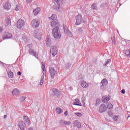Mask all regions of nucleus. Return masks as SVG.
<instances>
[{
	"label": "nucleus",
	"mask_w": 130,
	"mask_h": 130,
	"mask_svg": "<svg viewBox=\"0 0 130 130\" xmlns=\"http://www.w3.org/2000/svg\"><path fill=\"white\" fill-rule=\"evenodd\" d=\"M52 34L55 39H60L61 38V34L59 30V27L56 26V27L54 28L52 30Z\"/></svg>",
	"instance_id": "1"
},
{
	"label": "nucleus",
	"mask_w": 130,
	"mask_h": 130,
	"mask_svg": "<svg viewBox=\"0 0 130 130\" xmlns=\"http://www.w3.org/2000/svg\"><path fill=\"white\" fill-rule=\"evenodd\" d=\"M49 74L51 79H54V76H55L56 74V71L54 70V68L51 67L49 68Z\"/></svg>",
	"instance_id": "7"
},
{
	"label": "nucleus",
	"mask_w": 130,
	"mask_h": 130,
	"mask_svg": "<svg viewBox=\"0 0 130 130\" xmlns=\"http://www.w3.org/2000/svg\"><path fill=\"white\" fill-rule=\"evenodd\" d=\"M125 54L128 57H130V50H126L125 51Z\"/></svg>",
	"instance_id": "31"
},
{
	"label": "nucleus",
	"mask_w": 130,
	"mask_h": 130,
	"mask_svg": "<svg viewBox=\"0 0 130 130\" xmlns=\"http://www.w3.org/2000/svg\"><path fill=\"white\" fill-rule=\"evenodd\" d=\"M7 25H10V24H11V17H8L7 18Z\"/></svg>",
	"instance_id": "35"
},
{
	"label": "nucleus",
	"mask_w": 130,
	"mask_h": 130,
	"mask_svg": "<svg viewBox=\"0 0 130 130\" xmlns=\"http://www.w3.org/2000/svg\"><path fill=\"white\" fill-rule=\"evenodd\" d=\"M73 124L74 127L76 126L78 128H81V122L79 120H75Z\"/></svg>",
	"instance_id": "16"
},
{
	"label": "nucleus",
	"mask_w": 130,
	"mask_h": 130,
	"mask_svg": "<svg viewBox=\"0 0 130 130\" xmlns=\"http://www.w3.org/2000/svg\"><path fill=\"white\" fill-rule=\"evenodd\" d=\"M118 118V116H113V117L114 121H117Z\"/></svg>",
	"instance_id": "38"
},
{
	"label": "nucleus",
	"mask_w": 130,
	"mask_h": 130,
	"mask_svg": "<svg viewBox=\"0 0 130 130\" xmlns=\"http://www.w3.org/2000/svg\"><path fill=\"white\" fill-rule=\"evenodd\" d=\"M4 8L6 10H10L11 9V4L9 2H6L4 5Z\"/></svg>",
	"instance_id": "21"
},
{
	"label": "nucleus",
	"mask_w": 130,
	"mask_h": 130,
	"mask_svg": "<svg viewBox=\"0 0 130 130\" xmlns=\"http://www.w3.org/2000/svg\"><path fill=\"white\" fill-rule=\"evenodd\" d=\"M48 19L49 20H50V21H53L55 20H57V16H56V15L53 14L51 17H49Z\"/></svg>",
	"instance_id": "24"
},
{
	"label": "nucleus",
	"mask_w": 130,
	"mask_h": 130,
	"mask_svg": "<svg viewBox=\"0 0 130 130\" xmlns=\"http://www.w3.org/2000/svg\"><path fill=\"white\" fill-rule=\"evenodd\" d=\"M18 125L21 130H25V128H26V124L23 121H19Z\"/></svg>",
	"instance_id": "8"
},
{
	"label": "nucleus",
	"mask_w": 130,
	"mask_h": 130,
	"mask_svg": "<svg viewBox=\"0 0 130 130\" xmlns=\"http://www.w3.org/2000/svg\"><path fill=\"white\" fill-rule=\"evenodd\" d=\"M50 53L53 56H55V55L57 54V48H56V46H53L51 48Z\"/></svg>",
	"instance_id": "10"
},
{
	"label": "nucleus",
	"mask_w": 130,
	"mask_h": 130,
	"mask_svg": "<svg viewBox=\"0 0 130 130\" xmlns=\"http://www.w3.org/2000/svg\"><path fill=\"white\" fill-rule=\"evenodd\" d=\"M23 120H24L26 124H29L30 123V119H29V118H28V116H24Z\"/></svg>",
	"instance_id": "25"
},
{
	"label": "nucleus",
	"mask_w": 130,
	"mask_h": 130,
	"mask_svg": "<svg viewBox=\"0 0 130 130\" xmlns=\"http://www.w3.org/2000/svg\"><path fill=\"white\" fill-rule=\"evenodd\" d=\"M27 3H32V0H26Z\"/></svg>",
	"instance_id": "50"
},
{
	"label": "nucleus",
	"mask_w": 130,
	"mask_h": 130,
	"mask_svg": "<svg viewBox=\"0 0 130 130\" xmlns=\"http://www.w3.org/2000/svg\"><path fill=\"white\" fill-rule=\"evenodd\" d=\"M25 25V21L22 19H19L17 21V25L18 29H22V27Z\"/></svg>",
	"instance_id": "6"
},
{
	"label": "nucleus",
	"mask_w": 130,
	"mask_h": 130,
	"mask_svg": "<svg viewBox=\"0 0 130 130\" xmlns=\"http://www.w3.org/2000/svg\"><path fill=\"white\" fill-rule=\"evenodd\" d=\"M29 54H31V55H33L35 56L36 58H38V54L34 50V49H30L29 51Z\"/></svg>",
	"instance_id": "14"
},
{
	"label": "nucleus",
	"mask_w": 130,
	"mask_h": 130,
	"mask_svg": "<svg viewBox=\"0 0 130 130\" xmlns=\"http://www.w3.org/2000/svg\"><path fill=\"white\" fill-rule=\"evenodd\" d=\"M102 85L101 86V88L102 89L103 87L105 86H107V84H108V81H107V79H104L101 81Z\"/></svg>",
	"instance_id": "18"
},
{
	"label": "nucleus",
	"mask_w": 130,
	"mask_h": 130,
	"mask_svg": "<svg viewBox=\"0 0 130 130\" xmlns=\"http://www.w3.org/2000/svg\"><path fill=\"white\" fill-rule=\"evenodd\" d=\"M91 7L92 10H97V4L94 3L91 5Z\"/></svg>",
	"instance_id": "30"
},
{
	"label": "nucleus",
	"mask_w": 130,
	"mask_h": 130,
	"mask_svg": "<svg viewBox=\"0 0 130 130\" xmlns=\"http://www.w3.org/2000/svg\"><path fill=\"white\" fill-rule=\"evenodd\" d=\"M46 44L47 46H50L52 44L50 36H48L46 38Z\"/></svg>",
	"instance_id": "12"
},
{
	"label": "nucleus",
	"mask_w": 130,
	"mask_h": 130,
	"mask_svg": "<svg viewBox=\"0 0 130 130\" xmlns=\"http://www.w3.org/2000/svg\"><path fill=\"white\" fill-rule=\"evenodd\" d=\"M7 74L8 78H10V79H13V78H14V73L13 72H12V71L8 70V71H7Z\"/></svg>",
	"instance_id": "22"
},
{
	"label": "nucleus",
	"mask_w": 130,
	"mask_h": 130,
	"mask_svg": "<svg viewBox=\"0 0 130 130\" xmlns=\"http://www.w3.org/2000/svg\"><path fill=\"white\" fill-rule=\"evenodd\" d=\"M3 27H0V33L1 32H3Z\"/></svg>",
	"instance_id": "51"
},
{
	"label": "nucleus",
	"mask_w": 130,
	"mask_h": 130,
	"mask_svg": "<svg viewBox=\"0 0 130 130\" xmlns=\"http://www.w3.org/2000/svg\"><path fill=\"white\" fill-rule=\"evenodd\" d=\"M15 11H19V10H20V7H19L18 6H16L15 9Z\"/></svg>",
	"instance_id": "43"
},
{
	"label": "nucleus",
	"mask_w": 130,
	"mask_h": 130,
	"mask_svg": "<svg viewBox=\"0 0 130 130\" xmlns=\"http://www.w3.org/2000/svg\"><path fill=\"white\" fill-rule=\"evenodd\" d=\"M73 105H76L77 106H82V104L80 103V100L78 99L75 100V102L73 103Z\"/></svg>",
	"instance_id": "23"
},
{
	"label": "nucleus",
	"mask_w": 130,
	"mask_h": 130,
	"mask_svg": "<svg viewBox=\"0 0 130 130\" xmlns=\"http://www.w3.org/2000/svg\"><path fill=\"white\" fill-rule=\"evenodd\" d=\"M66 68L67 69H70V68H71V63H66Z\"/></svg>",
	"instance_id": "40"
},
{
	"label": "nucleus",
	"mask_w": 130,
	"mask_h": 130,
	"mask_svg": "<svg viewBox=\"0 0 130 130\" xmlns=\"http://www.w3.org/2000/svg\"><path fill=\"white\" fill-rule=\"evenodd\" d=\"M56 4L58 6L56 5H54L53 7V10H55V11H59L60 8H61L63 4H64V0H57Z\"/></svg>",
	"instance_id": "2"
},
{
	"label": "nucleus",
	"mask_w": 130,
	"mask_h": 130,
	"mask_svg": "<svg viewBox=\"0 0 130 130\" xmlns=\"http://www.w3.org/2000/svg\"><path fill=\"white\" fill-rule=\"evenodd\" d=\"M34 35L37 39H40L41 36H42V33L39 29H36L34 32Z\"/></svg>",
	"instance_id": "5"
},
{
	"label": "nucleus",
	"mask_w": 130,
	"mask_h": 130,
	"mask_svg": "<svg viewBox=\"0 0 130 130\" xmlns=\"http://www.w3.org/2000/svg\"><path fill=\"white\" fill-rule=\"evenodd\" d=\"M12 94L13 96H19L20 95V90L17 88H15L12 91Z\"/></svg>",
	"instance_id": "19"
},
{
	"label": "nucleus",
	"mask_w": 130,
	"mask_h": 130,
	"mask_svg": "<svg viewBox=\"0 0 130 130\" xmlns=\"http://www.w3.org/2000/svg\"><path fill=\"white\" fill-rule=\"evenodd\" d=\"M77 32L78 33H82V32H83V29H82L81 27H78Z\"/></svg>",
	"instance_id": "37"
},
{
	"label": "nucleus",
	"mask_w": 130,
	"mask_h": 130,
	"mask_svg": "<svg viewBox=\"0 0 130 130\" xmlns=\"http://www.w3.org/2000/svg\"><path fill=\"white\" fill-rule=\"evenodd\" d=\"M109 100H110V98L106 97L105 99L103 100V102L104 103H106V102H108V101H109Z\"/></svg>",
	"instance_id": "32"
},
{
	"label": "nucleus",
	"mask_w": 130,
	"mask_h": 130,
	"mask_svg": "<svg viewBox=\"0 0 130 130\" xmlns=\"http://www.w3.org/2000/svg\"><path fill=\"white\" fill-rule=\"evenodd\" d=\"M128 117H130V114L128 115Z\"/></svg>",
	"instance_id": "54"
},
{
	"label": "nucleus",
	"mask_w": 130,
	"mask_h": 130,
	"mask_svg": "<svg viewBox=\"0 0 130 130\" xmlns=\"http://www.w3.org/2000/svg\"><path fill=\"white\" fill-rule=\"evenodd\" d=\"M111 39H112V44H113V45H115V43H116L115 37H113V38H111Z\"/></svg>",
	"instance_id": "36"
},
{
	"label": "nucleus",
	"mask_w": 130,
	"mask_h": 130,
	"mask_svg": "<svg viewBox=\"0 0 130 130\" xmlns=\"http://www.w3.org/2000/svg\"><path fill=\"white\" fill-rule=\"evenodd\" d=\"M44 75H42V77L41 78V80H40V85L42 86V85H43V82L44 81Z\"/></svg>",
	"instance_id": "34"
},
{
	"label": "nucleus",
	"mask_w": 130,
	"mask_h": 130,
	"mask_svg": "<svg viewBox=\"0 0 130 130\" xmlns=\"http://www.w3.org/2000/svg\"><path fill=\"white\" fill-rule=\"evenodd\" d=\"M7 115H5L4 116V119H6V118H7Z\"/></svg>",
	"instance_id": "52"
},
{
	"label": "nucleus",
	"mask_w": 130,
	"mask_h": 130,
	"mask_svg": "<svg viewBox=\"0 0 130 130\" xmlns=\"http://www.w3.org/2000/svg\"><path fill=\"white\" fill-rule=\"evenodd\" d=\"M107 106L108 109H112L113 108V105L110 103H107Z\"/></svg>",
	"instance_id": "29"
},
{
	"label": "nucleus",
	"mask_w": 130,
	"mask_h": 130,
	"mask_svg": "<svg viewBox=\"0 0 130 130\" xmlns=\"http://www.w3.org/2000/svg\"><path fill=\"white\" fill-rule=\"evenodd\" d=\"M110 61H111V59H108L107 61L106 62L105 66H107V64H108L109 62H110Z\"/></svg>",
	"instance_id": "39"
},
{
	"label": "nucleus",
	"mask_w": 130,
	"mask_h": 130,
	"mask_svg": "<svg viewBox=\"0 0 130 130\" xmlns=\"http://www.w3.org/2000/svg\"><path fill=\"white\" fill-rule=\"evenodd\" d=\"M121 93H122V94H125V90L122 89V90L121 91Z\"/></svg>",
	"instance_id": "46"
},
{
	"label": "nucleus",
	"mask_w": 130,
	"mask_h": 130,
	"mask_svg": "<svg viewBox=\"0 0 130 130\" xmlns=\"http://www.w3.org/2000/svg\"><path fill=\"white\" fill-rule=\"evenodd\" d=\"M12 37H13L12 34L7 32L4 34L3 39H9L12 38Z\"/></svg>",
	"instance_id": "17"
},
{
	"label": "nucleus",
	"mask_w": 130,
	"mask_h": 130,
	"mask_svg": "<svg viewBox=\"0 0 130 130\" xmlns=\"http://www.w3.org/2000/svg\"><path fill=\"white\" fill-rule=\"evenodd\" d=\"M41 10L40 8H37L33 11V14L34 16H37L40 13Z\"/></svg>",
	"instance_id": "20"
},
{
	"label": "nucleus",
	"mask_w": 130,
	"mask_h": 130,
	"mask_svg": "<svg viewBox=\"0 0 130 130\" xmlns=\"http://www.w3.org/2000/svg\"><path fill=\"white\" fill-rule=\"evenodd\" d=\"M75 114H76V115L79 116V117H81V116H82V113H75Z\"/></svg>",
	"instance_id": "41"
},
{
	"label": "nucleus",
	"mask_w": 130,
	"mask_h": 130,
	"mask_svg": "<svg viewBox=\"0 0 130 130\" xmlns=\"http://www.w3.org/2000/svg\"><path fill=\"white\" fill-rule=\"evenodd\" d=\"M0 64H2L3 67H5V66L6 65V64L4 62H3L2 61H0Z\"/></svg>",
	"instance_id": "45"
},
{
	"label": "nucleus",
	"mask_w": 130,
	"mask_h": 130,
	"mask_svg": "<svg viewBox=\"0 0 130 130\" xmlns=\"http://www.w3.org/2000/svg\"><path fill=\"white\" fill-rule=\"evenodd\" d=\"M108 115H109V116H110L111 117V116H112V115H113V113H112V112L109 111V112H108Z\"/></svg>",
	"instance_id": "42"
},
{
	"label": "nucleus",
	"mask_w": 130,
	"mask_h": 130,
	"mask_svg": "<svg viewBox=\"0 0 130 130\" xmlns=\"http://www.w3.org/2000/svg\"><path fill=\"white\" fill-rule=\"evenodd\" d=\"M42 69L43 70V75H46V72L45 71V64L43 63V62H42Z\"/></svg>",
	"instance_id": "28"
},
{
	"label": "nucleus",
	"mask_w": 130,
	"mask_h": 130,
	"mask_svg": "<svg viewBox=\"0 0 130 130\" xmlns=\"http://www.w3.org/2000/svg\"><path fill=\"white\" fill-rule=\"evenodd\" d=\"M70 90H73V87H70Z\"/></svg>",
	"instance_id": "53"
},
{
	"label": "nucleus",
	"mask_w": 130,
	"mask_h": 130,
	"mask_svg": "<svg viewBox=\"0 0 130 130\" xmlns=\"http://www.w3.org/2000/svg\"><path fill=\"white\" fill-rule=\"evenodd\" d=\"M65 116H67V115H69V112L68 111H66L64 113Z\"/></svg>",
	"instance_id": "44"
},
{
	"label": "nucleus",
	"mask_w": 130,
	"mask_h": 130,
	"mask_svg": "<svg viewBox=\"0 0 130 130\" xmlns=\"http://www.w3.org/2000/svg\"><path fill=\"white\" fill-rule=\"evenodd\" d=\"M51 26L52 27H55V28L59 27V23H58V21H57V20H52L51 23Z\"/></svg>",
	"instance_id": "13"
},
{
	"label": "nucleus",
	"mask_w": 130,
	"mask_h": 130,
	"mask_svg": "<svg viewBox=\"0 0 130 130\" xmlns=\"http://www.w3.org/2000/svg\"><path fill=\"white\" fill-rule=\"evenodd\" d=\"M39 24H40V21L39 20L34 19L31 21L33 28H38L39 27Z\"/></svg>",
	"instance_id": "4"
},
{
	"label": "nucleus",
	"mask_w": 130,
	"mask_h": 130,
	"mask_svg": "<svg viewBox=\"0 0 130 130\" xmlns=\"http://www.w3.org/2000/svg\"><path fill=\"white\" fill-rule=\"evenodd\" d=\"M52 92L54 96H56V97L60 96V91H59V90L56 88H53L52 89Z\"/></svg>",
	"instance_id": "9"
},
{
	"label": "nucleus",
	"mask_w": 130,
	"mask_h": 130,
	"mask_svg": "<svg viewBox=\"0 0 130 130\" xmlns=\"http://www.w3.org/2000/svg\"><path fill=\"white\" fill-rule=\"evenodd\" d=\"M81 86L82 87H83V88H87L89 86V85L87 84V82H86V81H82L81 82Z\"/></svg>",
	"instance_id": "27"
},
{
	"label": "nucleus",
	"mask_w": 130,
	"mask_h": 130,
	"mask_svg": "<svg viewBox=\"0 0 130 130\" xmlns=\"http://www.w3.org/2000/svg\"><path fill=\"white\" fill-rule=\"evenodd\" d=\"M76 25H80L82 24V23H84V20H83V17H82V15L78 14L76 17Z\"/></svg>",
	"instance_id": "3"
},
{
	"label": "nucleus",
	"mask_w": 130,
	"mask_h": 130,
	"mask_svg": "<svg viewBox=\"0 0 130 130\" xmlns=\"http://www.w3.org/2000/svg\"><path fill=\"white\" fill-rule=\"evenodd\" d=\"M64 28V33H67V32H68V29H67V28L63 27Z\"/></svg>",
	"instance_id": "47"
},
{
	"label": "nucleus",
	"mask_w": 130,
	"mask_h": 130,
	"mask_svg": "<svg viewBox=\"0 0 130 130\" xmlns=\"http://www.w3.org/2000/svg\"><path fill=\"white\" fill-rule=\"evenodd\" d=\"M22 39L24 40V41H26V37L25 36H23L22 37Z\"/></svg>",
	"instance_id": "49"
},
{
	"label": "nucleus",
	"mask_w": 130,
	"mask_h": 130,
	"mask_svg": "<svg viewBox=\"0 0 130 130\" xmlns=\"http://www.w3.org/2000/svg\"><path fill=\"white\" fill-rule=\"evenodd\" d=\"M59 123L61 125H70L71 124V121H66L64 120H60Z\"/></svg>",
	"instance_id": "15"
},
{
	"label": "nucleus",
	"mask_w": 130,
	"mask_h": 130,
	"mask_svg": "<svg viewBox=\"0 0 130 130\" xmlns=\"http://www.w3.org/2000/svg\"><path fill=\"white\" fill-rule=\"evenodd\" d=\"M17 75H18V76H21L22 75V72H21L20 71L17 72Z\"/></svg>",
	"instance_id": "48"
},
{
	"label": "nucleus",
	"mask_w": 130,
	"mask_h": 130,
	"mask_svg": "<svg viewBox=\"0 0 130 130\" xmlns=\"http://www.w3.org/2000/svg\"><path fill=\"white\" fill-rule=\"evenodd\" d=\"M55 111L57 114H61V113L63 112V111L60 108H57L55 109Z\"/></svg>",
	"instance_id": "26"
},
{
	"label": "nucleus",
	"mask_w": 130,
	"mask_h": 130,
	"mask_svg": "<svg viewBox=\"0 0 130 130\" xmlns=\"http://www.w3.org/2000/svg\"><path fill=\"white\" fill-rule=\"evenodd\" d=\"M106 110H107V107H106V106L105 105V104H103L100 105V108H99L100 112L102 113L103 112H105Z\"/></svg>",
	"instance_id": "11"
},
{
	"label": "nucleus",
	"mask_w": 130,
	"mask_h": 130,
	"mask_svg": "<svg viewBox=\"0 0 130 130\" xmlns=\"http://www.w3.org/2000/svg\"><path fill=\"white\" fill-rule=\"evenodd\" d=\"M25 100H26V97L23 96H20L19 99V101H20L21 102H23V101H25Z\"/></svg>",
	"instance_id": "33"
}]
</instances>
